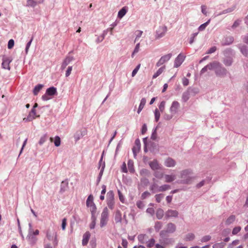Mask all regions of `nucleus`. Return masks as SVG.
I'll use <instances>...</instances> for the list:
<instances>
[{
    "mask_svg": "<svg viewBox=\"0 0 248 248\" xmlns=\"http://www.w3.org/2000/svg\"><path fill=\"white\" fill-rule=\"evenodd\" d=\"M179 177L180 179L176 181L179 184L190 185L194 179V177L192 176V171L189 169L181 171Z\"/></svg>",
    "mask_w": 248,
    "mask_h": 248,
    "instance_id": "nucleus-1",
    "label": "nucleus"
},
{
    "mask_svg": "<svg viewBox=\"0 0 248 248\" xmlns=\"http://www.w3.org/2000/svg\"><path fill=\"white\" fill-rule=\"evenodd\" d=\"M57 93V88L54 86H51L46 89L45 93L42 96V99L44 101L48 100L56 95Z\"/></svg>",
    "mask_w": 248,
    "mask_h": 248,
    "instance_id": "nucleus-2",
    "label": "nucleus"
},
{
    "mask_svg": "<svg viewBox=\"0 0 248 248\" xmlns=\"http://www.w3.org/2000/svg\"><path fill=\"white\" fill-rule=\"evenodd\" d=\"M107 204L108 207L113 210L115 206L114 193L112 190H109L107 194Z\"/></svg>",
    "mask_w": 248,
    "mask_h": 248,
    "instance_id": "nucleus-3",
    "label": "nucleus"
},
{
    "mask_svg": "<svg viewBox=\"0 0 248 248\" xmlns=\"http://www.w3.org/2000/svg\"><path fill=\"white\" fill-rule=\"evenodd\" d=\"M109 212L108 207L104 208L101 215L100 226L101 228L106 226L108 220Z\"/></svg>",
    "mask_w": 248,
    "mask_h": 248,
    "instance_id": "nucleus-4",
    "label": "nucleus"
},
{
    "mask_svg": "<svg viewBox=\"0 0 248 248\" xmlns=\"http://www.w3.org/2000/svg\"><path fill=\"white\" fill-rule=\"evenodd\" d=\"M176 225L172 223H169L166 225V229L161 231L160 233V236L163 237L166 233H172L176 231Z\"/></svg>",
    "mask_w": 248,
    "mask_h": 248,
    "instance_id": "nucleus-5",
    "label": "nucleus"
},
{
    "mask_svg": "<svg viewBox=\"0 0 248 248\" xmlns=\"http://www.w3.org/2000/svg\"><path fill=\"white\" fill-rule=\"evenodd\" d=\"M215 73L217 77H224L227 75L228 72L222 64L218 62Z\"/></svg>",
    "mask_w": 248,
    "mask_h": 248,
    "instance_id": "nucleus-6",
    "label": "nucleus"
},
{
    "mask_svg": "<svg viewBox=\"0 0 248 248\" xmlns=\"http://www.w3.org/2000/svg\"><path fill=\"white\" fill-rule=\"evenodd\" d=\"M176 113V109H165L162 111V115L164 119L169 120Z\"/></svg>",
    "mask_w": 248,
    "mask_h": 248,
    "instance_id": "nucleus-7",
    "label": "nucleus"
},
{
    "mask_svg": "<svg viewBox=\"0 0 248 248\" xmlns=\"http://www.w3.org/2000/svg\"><path fill=\"white\" fill-rule=\"evenodd\" d=\"M171 57L172 54L170 53L162 56L158 60V61L156 62V66L157 67H159L163 65L164 63L169 61Z\"/></svg>",
    "mask_w": 248,
    "mask_h": 248,
    "instance_id": "nucleus-8",
    "label": "nucleus"
},
{
    "mask_svg": "<svg viewBox=\"0 0 248 248\" xmlns=\"http://www.w3.org/2000/svg\"><path fill=\"white\" fill-rule=\"evenodd\" d=\"M167 30V27L164 26L163 27L160 26L158 30L155 32V39H159L163 37L166 32Z\"/></svg>",
    "mask_w": 248,
    "mask_h": 248,
    "instance_id": "nucleus-9",
    "label": "nucleus"
},
{
    "mask_svg": "<svg viewBox=\"0 0 248 248\" xmlns=\"http://www.w3.org/2000/svg\"><path fill=\"white\" fill-rule=\"evenodd\" d=\"M39 117V115H37L36 112V109H31L29 112L27 117L23 119L25 122H31L35 118Z\"/></svg>",
    "mask_w": 248,
    "mask_h": 248,
    "instance_id": "nucleus-10",
    "label": "nucleus"
},
{
    "mask_svg": "<svg viewBox=\"0 0 248 248\" xmlns=\"http://www.w3.org/2000/svg\"><path fill=\"white\" fill-rule=\"evenodd\" d=\"M186 56L181 53L179 54L174 60V67L178 68L182 64L185 59Z\"/></svg>",
    "mask_w": 248,
    "mask_h": 248,
    "instance_id": "nucleus-11",
    "label": "nucleus"
},
{
    "mask_svg": "<svg viewBox=\"0 0 248 248\" xmlns=\"http://www.w3.org/2000/svg\"><path fill=\"white\" fill-rule=\"evenodd\" d=\"M140 149V142L139 139L135 140V146L132 148V152L134 155V158L136 157L137 154L138 153Z\"/></svg>",
    "mask_w": 248,
    "mask_h": 248,
    "instance_id": "nucleus-12",
    "label": "nucleus"
},
{
    "mask_svg": "<svg viewBox=\"0 0 248 248\" xmlns=\"http://www.w3.org/2000/svg\"><path fill=\"white\" fill-rule=\"evenodd\" d=\"M74 59V58L73 56H67L62 63L61 69L62 70H64Z\"/></svg>",
    "mask_w": 248,
    "mask_h": 248,
    "instance_id": "nucleus-13",
    "label": "nucleus"
},
{
    "mask_svg": "<svg viewBox=\"0 0 248 248\" xmlns=\"http://www.w3.org/2000/svg\"><path fill=\"white\" fill-rule=\"evenodd\" d=\"M27 239L30 245L31 246L34 245L37 241V238L36 236L33 235L29 232L27 236Z\"/></svg>",
    "mask_w": 248,
    "mask_h": 248,
    "instance_id": "nucleus-14",
    "label": "nucleus"
},
{
    "mask_svg": "<svg viewBox=\"0 0 248 248\" xmlns=\"http://www.w3.org/2000/svg\"><path fill=\"white\" fill-rule=\"evenodd\" d=\"M12 60L10 58H3L2 59V62L1 63V67L3 69L10 70V67L9 64L12 62Z\"/></svg>",
    "mask_w": 248,
    "mask_h": 248,
    "instance_id": "nucleus-15",
    "label": "nucleus"
},
{
    "mask_svg": "<svg viewBox=\"0 0 248 248\" xmlns=\"http://www.w3.org/2000/svg\"><path fill=\"white\" fill-rule=\"evenodd\" d=\"M240 52L245 57H248V46L245 45L239 44L237 46Z\"/></svg>",
    "mask_w": 248,
    "mask_h": 248,
    "instance_id": "nucleus-16",
    "label": "nucleus"
},
{
    "mask_svg": "<svg viewBox=\"0 0 248 248\" xmlns=\"http://www.w3.org/2000/svg\"><path fill=\"white\" fill-rule=\"evenodd\" d=\"M234 42V38L232 36L226 37L224 39V42L221 43L222 46H229L233 43Z\"/></svg>",
    "mask_w": 248,
    "mask_h": 248,
    "instance_id": "nucleus-17",
    "label": "nucleus"
},
{
    "mask_svg": "<svg viewBox=\"0 0 248 248\" xmlns=\"http://www.w3.org/2000/svg\"><path fill=\"white\" fill-rule=\"evenodd\" d=\"M149 165L151 168L154 170H157L161 168L159 164L156 159H154L152 161H150Z\"/></svg>",
    "mask_w": 248,
    "mask_h": 248,
    "instance_id": "nucleus-18",
    "label": "nucleus"
},
{
    "mask_svg": "<svg viewBox=\"0 0 248 248\" xmlns=\"http://www.w3.org/2000/svg\"><path fill=\"white\" fill-rule=\"evenodd\" d=\"M178 214V212L177 211L169 209L166 212L165 216L167 218L171 217H177Z\"/></svg>",
    "mask_w": 248,
    "mask_h": 248,
    "instance_id": "nucleus-19",
    "label": "nucleus"
},
{
    "mask_svg": "<svg viewBox=\"0 0 248 248\" xmlns=\"http://www.w3.org/2000/svg\"><path fill=\"white\" fill-rule=\"evenodd\" d=\"M164 164L167 167H173L176 165V162L173 158L168 157L165 161Z\"/></svg>",
    "mask_w": 248,
    "mask_h": 248,
    "instance_id": "nucleus-20",
    "label": "nucleus"
},
{
    "mask_svg": "<svg viewBox=\"0 0 248 248\" xmlns=\"http://www.w3.org/2000/svg\"><path fill=\"white\" fill-rule=\"evenodd\" d=\"M68 188V181L67 180L62 181L61 184L60 192L62 193Z\"/></svg>",
    "mask_w": 248,
    "mask_h": 248,
    "instance_id": "nucleus-21",
    "label": "nucleus"
},
{
    "mask_svg": "<svg viewBox=\"0 0 248 248\" xmlns=\"http://www.w3.org/2000/svg\"><path fill=\"white\" fill-rule=\"evenodd\" d=\"M128 10L127 6H124L118 12L117 16L119 18H123L126 14Z\"/></svg>",
    "mask_w": 248,
    "mask_h": 248,
    "instance_id": "nucleus-22",
    "label": "nucleus"
},
{
    "mask_svg": "<svg viewBox=\"0 0 248 248\" xmlns=\"http://www.w3.org/2000/svg\"><path fill=\"white\" fill-rule=\"evenodd\" d=\"M164 178L166 183H171L176 179V176L174 174H165Z\"/></svg>",
    "mask_w": 248,
    "mask_h": 248,
    "instance_id": "nucleus-23",
    "label": "nucleus"
},
{
    "mask_svg": "<svg viewBox=\"0 0 248 248\" xmlns=\"http://www.w3.org/2000/svg\"><path fill=\"white\" fill-rule=\"evenodd\" d=\"M91 234L89 232H86L83 235L82 244L83 246L87 245L89 240L90 238Z\"/></svg>",
    "mask_w": 248,
    "mask_h": 248,
    "instance_id": "nucleus-24",
    "label": "nucleus"
},
{
    "mask_svg": "<svg viewBox=\"0 0 248 248\" xmlns=\"http://www.w3.org/2000/svg\"><path fill=\"white\" fill-rule=\"evenodd\" d=\"M223 63L226 66H230L233 63V59L232 57H225L223 60Z\"/></svg>",
    "mask_w": 248,
    "mask_h": 248,
    "instance_id": "nucleus-25",
    "label": "nucleus"
},
{
    "mask_svg": "<svg viewBox=\"0 0 248 248\" xmlns=\"http://www.w3.org/2000/svg\"><path fill=\"white\" fill-rule=\"evenodd\" d=\"M44 86V85L42 84H38L35 85L32 91L33 94L34 95H37Z\"/></svg>",
    "mask_w": 248,
    "mask_h": 248,
    "instance_id": "nucleus-26",
    "label": "nucleus"
},
{
    "mask_svg": "<svg viewBox=\"0 0 248 248\" xmlns=\"http://www.w3.org/2000/svg\"><path fill=\"white\" fill-rule=\"evenodd\" d=\"M223 54L225 57H232L234 55V50L231 48H226L223 51Z\"/></svg>",
    "mask_w": 248,
    "mask_h": 248,
    "instance_id": "nucleus-27",
    "label": "nucleus"
},
{
    "mask_svg": "<svg viewBox=\"0 0 248 248\" xmlns=\"http://www.w3.org/2000/svg\"><path fill=\"white\" fill-rule=\"evenodd\" d=\"M114 219L116 223H121L122 222V214L120 210H118L116 211Z\"/></svg>",
    "mask_w": 248,
    "mask_h": 248,
    "instance_id": "nucleus-28",
    "label": "nucleus"
},
{
    "mask_svg": "<svg viewBox=\"0 0 248 248\" xmlns=\"http://www.w3.org/2000/svg\"><path fill=\"white\" fill-rule=\"evenodd\" d=\"M166 68L165 65H163L160 68H159L157 71L153 75V78L155 79L157 77H158L160 75L162 74V73L164 71Z\"/></svg>",
    "mask_w": 248,
    "mask_h": 248,
    "instance_id": "nucleus-29",
    "label": "nucleus"
},
{
    "mask_svg": "<svg viewBox=\"0 0 248 248\" xmlns=\"http://www.w3.org/2000/svg\"><path fill=\"white\" fill-rule=\"evenodd\" d=\"M84 135L83 132L80 130L77 131L74 134V137L76 142L78 141Z\"/></svg>",
    "mask_w": 248,
    "mask_h": 248,
    "instance_id": "nucleus-30",
    "label": "nucleus"
},
{
    "mask_svg": "<svg viewBox=\"0 0 248 248\" xmlns=\"http://www.w3.org/2000/svg\"><path fill=\"white\" fill-rule=\"evenodd\" d=\"M218 62H219L218 61H214L212 62H210L209 64L207 65L208 66V69L210 70H214V71H215Z\"/></svg>",
    "mask_w": 248,
    "mask_h": 248,
    "instance_id": "nucleus-31",
    "label": "nucleus"
},
{
    "mask_svg": "<svg viewBox=\"0 0 248 248\" xmlns=\"http://www.w3.org/2000/svg\"><path fill=\"white\" fill-rule=\"evenodd\" d=\"M236 8V4H234L232 5L231 7L228 8L225 10L222 11L220 14L219 15L225 14L229 13H231Z\"/></svg>",
    "mask_w": 248,
    "mask_h": 248,
    "instance_id": "nucleus-32",
    "label": "nucleus"
},
{
    "mask_svg": "<svg viewBox=\"0 0 248 248\" xmlns=\"http://www.w3.org/2000/svg\"><path fill=\"white\" fill-rule=\"evenodd\" d=\"M170 188V186L169 185H163L160 186H159L157 189V192H163L165 191Z\"/></svg>",
    "mask_w": 248,
    "mask_h": 248,
    "instance_id": "nucleus-33",
    "label": "nucleus"
},
{
    "mask_svg": "<svg viewBox=\"0 0 248 248\" xmlns=\"http://www.w3.org/2000/svg\"><path fill=\"white\" fill-rule=\"evenodd\" d=\"M146 237H147L146 234H140L138 236V239L140 244H144L145 243V242H146L145 238H146Z\"/></svg>",
    "mask_w": 248,
    "mask_h": 248,
    "instance_id": "nucleus-34",
    "label": "nucleus"
},
{
    "mask_svg": "<svg viewBox=\"0 0 248 248\" xmlns=\"http://www.w3.org/2000/svg\"><path fill=\"white\" fill-rule=\"evenodd\" d=\"M156 216L158 219H161L164 216V211L161 208H158L156 212Z\"/></svg>",
    "mask_w": 248,
    "mask_h": 248,
    "instance_id": "nucleus-35",
    "label": "nucleus"
},
{
    "mask_svg": "<svg viewBox=\"0 0 248 248\" xmlns=\"http://www.w3.org/2000/svg\"><path fill=\"white\" fill-rule=\"evenodd\" d=\"M235 220V216L234 215H231L225 221V224L227 225H229L232 223Z\"/></svg>",
    "mask_w": 248,
    "mask_h": 248,
    "instance_id": "nucleus-36",
    "label": "nucleus"
},
{
    "mask_svg": "<svg viewBox=\"0 0 248 248\" xmlns=\"http://www.w3.org/2000/svg\"><path fill=\"white\" fill-rule=\"evenodd\" d=\"M165 109H155V111L154 112L155 113V121L156 122H158L160 115H162V110H164Z\"/></svg>",
    "mask_w": 248,
    "mask_h": 248,
    "instance_id": "nucleus-37",
    "label": "nucleus"
},
{
    "mask_svg": "<svg viewBox=\"0 0 248 248\" xmlns=\"http://www.w3.org/2000/svg\"><path fill=\"white\" fill-rule=\"evenodd\" d=\"M190 95V94L188 90H187L186 92H185L183 93L182 94V100L184 102H186L189 99Z\"/></svg>",
    "mask_w": 248,
    "mask_h": 248,
    "instance_id": "nucleus-38",
    "label": "nucleus"
},
{
    "mask_svg": "<svg viewBox=\"0 0 248 248\" xmlns=\"http://www.w3.org/2000/svg\"><path fill=\"white\" fill-rule=\"evenodd\" d=\"M211 21V19H209L207 21H206L205 23L201 24L199 27H198V30L199 31H204L206 27L209 24Z\"/></svg>",
    "mask_w": 248,
    "mask_h": 248,
    "instance_id": "nucleus-39",
    "label": "nucleus"
},
{
    "mask_svg": "<svg viewBox=\"0 0 248 248\" xmlns=\"http://www.w3.org/2000/svg\"><path fill=\"white\" fill-rule=\"evenodd\" d=\"M37 5L36 0H27L26 6L31 7L32 8L35 7Z\"/></svg>",
    "mask_w": 248,
    "mask_h": 248,
    "instance_id": "nucleus-40",
    "label": "nucleus"
},
{
    "mask_svg": "<svg viewBox=\"0 0 248 248\" xmlns=\"http://www.w3.org/2000/svg\"><path fill=\"white\" fill-rule=\"evenodd\" d=\"M187 90L189 92L190 94H191L193 96H194V95H196V94H197L199 93V92L198 88H192L191 87H189L188 88Z\"/></svg>",
    "mask_w": 248,
    "mask_h": 248,
    "instance_id": "nucleus-41",
    "label": "nucleus"
},
{
    "mask_svg": "<svg viewBox=\"0 0 248 248\" xmlns=\"http://www.w3.org/2000/svg\"><path fill=\"white\" fill-rule=\"evenodd\" d=\"M128 169L130 173L134 172V163L132 160H129L127 163Z\"/></svg>",
    "mask_w": 248,
    "mask_h": 248,
    "instance_id": "nucleus-42",
    "label": "nucleus"
},
{
    "mask_svg": "<svg viewBox=\"0 0 248 248\" xmlns=\"http://www.w3.org/2000/svg\"><path fill=\"white\" fill-rule=\"evenodd\" d=\"M93 197L92 195H90L86 201V205L87 207H89L92 205V204H93Z\"/></svg>",
    "mask_w": 248,
    "mask_h": 248,
    "instance_id": "nucleus-43",
    "label": "nucleus"
},
{
    "mask_svg": "<svg viewBox=\"0 0 248 248\" xmlns=\"http://www.w3.org/2000/svg\"><path fill=\"white\" fill-rule=\"evenodd\" d=\"M33 38H34V36L33 35H32L30 40L27 42L26 45V47H25V53L26 54H28V51H29V49L30 48V47L31 44V43L33 40Z\"/></svg>",
    "mask_w": 248,
    "mask_h": 248,
    "instance_id": "nucleus-44",
    "label": "nucleus"
},
{
    "mask_svg": "<svg viewBox=\"0 0 248 248\" xmlns=\"http://www.w3.org/2000/svg\"><path fill=\"white\" fill-rule=\"evenodd\" d=\"M195 237V236L194 233H188L186 235L185 240L186 241H190L194 240Z\"/></svg>",
    "mask_w": 248,
    "mask_h": 248,
    "instance_id": "nucleus-45",
    "label": "nucleus"
},
{
    "mask_svg": "<svg viewBox=\"0 0 248 248\" xmlns=\"http://www.w3.org/2000/svg\"><path fill=\"white\" fill-rule=\"evenodd\" d=\"M91 220H92V222L90 224V228L91 229H93L94 228L95 224H96V217L92 216H91Z\"/></svg>",
    "mask_w": 248,
    "mask_h": 248,
    "instance_id": "nucleus-46",
    "label": "nucleus"
},
{
    "mask_svg": "<svg viewBox=\"0 0 248 248\" xmlns=\"http://www.w3.org/2000/svg\"><path fill=\"white\" fill-rule=\"evenodd\" d=\"M163 224L160 221H156L155 224V229L156 232H158L162 227Z\"/></svg>",
    "mask_w": 248,
    "mask_h": 248,
    "instance_id": "nucleus-47",
    "label": "nucleus"
},
{
    "mask_svg": "<svg viewBox=\"0 0 248 248\" xmlns=\"http://www.w3.org/2000/svg\"><path fill=\"white\" fill-rule=\"evenodd\" d=\"M54 238L52 241H53V244L54 247L57 246L58 244V239L57 238V233L56 232H53Z\"/></svg>",
    "mask_w": 248,
    "mask_h": 248,
    "instance_id": "nucleus-48",
    "label": "nucleus"
},
{
    "mask_svg": "<svg viewBox=\"0 0 248 248\" xmlns=\"http://www.w3.org/2000/svg\"><path fill=\"white\" fill-rule=\"evenodd\" d=\"M147 247L149 248H152L155 244V240L154 238H151L146 242Z\"/></svg>",
    "mask_w": 248,
    "mask_h": 248,
    "instance_id": "nucleus-49",
    "label": "nucleus"
},
{
    "mask_svg": "<svg viewBox=\"0 0 248 248\" xmlns=\"http://www.w3.org/2000/svg\"><path fill=\"white\" fill-rule=\"evenodd\" d=\"M90 207V211L91 212L92 216H95V213L96 212V206L94 203L93 204H92V205L89 206Z\"/></svg>",
    "mask_w": 248,
    "mask_h": 248,
    "instance_id": "nucleus-50",
    "label": "nucleus"
},
{
    "mask_svg": "<svg viewBox=\"0 0 248 248\" xmlns=\"http://www.w3.org/2000/svg\"><path fill=\"white\" fill-rule=\"evenodd\" d=\"M105 167V165L104 163H103V166H102V168H101L100 172H99V175L97 177V183H99V182L100 181V180L101 179V177L102 176V175H103V173L104 172Z\"/></svg>",
    "mask_w": 248,
    "mask_h": 248,
    "instance_id": "nucleus-51",
    "label": "nucleus"
},
{
    "mask_svg": "<svg viewBox=\"0 0 248 248\" xmlns=\"http://www.w3.org/2000/svg\"><path fill=\"white\" fill-rule=\"evenodd\" d=\"M48 137L47 134H44L43 136H42L39 141V144L40 145H42L47 140Z\"/></svg>",
    "mask_w": 248,
    "mask_h": 248,
    "instance_id": "nucleus-52",
    "label": "nucleus"
},
{
    "mask_svg": "<svg viewBox=\"0 0 248 248\" xmlns=\"http://www.w3.org/2000/svg\"><path fill=\"white\" fill-rule=\"evenodd\" d=\"M164 197V195L163 194H158L155 195V198L156 202L158 203L160 202Z\"/></svg>",
    "mask_w": 248,
    "mask_h": 248,
    "instance_id": "nucleus-53",
    "label": "nucleus"
},
{
    "mask_svg": "<svg viewBox=\"0 0 248 248\" xmlns=\"http://www.w3.org/2000/svg\"><path fill=\"white\" fill-rule=\"evenodd\" d=\"M158 188V186L155 183H153L151 185L150 187V189L153 192V193L157 192V189Z\"/></svg>",
    "mask_w": 248,
    "mask_h": 248,
    "instance_id": "nucleus-54",
    "label": "nucleus"
},
{
    "mask_svg": "<svg viewBox=\"0 0 248 248\" xmlns=\"http://www.w3.org/2000/svg\"><path fill=\"white\" fill-rule=\"evenodd\" d=\"M15 45V41L13 39L9 40L7 44V47L8 49H11L13 48Z\"/></svg>",
    "mask_w": 248,
    "mask_h": 248,
    "instance_id": "nucleus-55",
    "label": "nucleus"
},
{
    "mask_svg": "<svg viewBox=\"0 0 248 248\" xmlns=\"http://www.w3.org/2000/svg\"><path fill=\"white\" fill-rule=\"evenodd\" d=\"M140 67V64H138L132 72L131 76L134 77L137 73Z\"/></svg>",
    "mask_w": 248,
    "mask_h": 248,
    "instance_id": "nucleus-56",
    "label": "nucleus"
},
{
    "mask_svg": "<svg viewBox=\"0 0 248 248\" xmlns=\"http://www.w3.org/2000/svg\"><path fill=\"white\" fill-rule=\"evenodd\" d=\"M225 245L226 244L223 242L217 243L213 246V248H223Z\"/></svg>",
    "mask_w": 248,
    "mask_h": 248,
    "instance_id": "nucleus-57",
    "label": "nucleus"
},
{
    "mask_svg": "<svg viewBox=\"0 0 248 248\" xmlns=\"http://www.w3.org/2000/svg\"><path fill=\"white\" fill-rule=\"evenodd\" d=\"M154 175L158 179H161L164 176V174L162 172L156 171L154 172Z\"/></svg>",
    "mask_w": 248,
    "mask_h": 248,
    "instance_id": "nucleus-58",
    "label": "nucleus"
},
{
    "mask_svg": "<svg viewBox=\"0 0 248 248\" xmlns=\"http://www.w3.org/2000/svg\"><path fill=\"white\" fill-rule=\"evenodd\" d=\"M241 22H242V20L240 19H237L233 23L232 25V29L236 28L240 24Z\"/></svg>",
    "mask_w": 248,
    "mask_h": 248,
    "instance_id": "nucleus-59",
    "label": "nucleus"
},
{
    "mask_svg": "<svg viewBox=\"0 0 248 248\" xmlns=\"http://www.w3.org/2000/svg\"><path fill=\"white\" fill-rule=\"evenodd\" d=\"M217 49L216 46H213L210 47L206 52V54H210L214 53Z\"/></svg>",
    "mask_w": 248,
    "mask_h": 248,
    "instance_id": "nucleus-60",
    "label": "nucleus"
},
{
    "mask_svg": "<svg viewBox=\"0 0 248 248\" xmlns=\"http://www.w3.org/2000/svg\"><path fill=\"white\" fill-rule=\"evenodd\" d=\"M146 102V100L145 98H142L140 102V105L138 108H143Z\"/></svg>",
    "mask_w": 248,
    "mask_h": 248,
    "instance_id": "nucleus-61",
    "label": "nucleus"
},
{
    "mask_svg": "<svg viewBox=\"0 0 248 248\" xmlns=\"http://www.w3.org/2000/svg\"><path fill=\"white\" fill-rule=\"evenodd\" d=\"M54 144L56 147H58L61 144V139L59 136H56L55 138Z\"/></svg>",
    "mask_w": 248,
    "mask_h": 248,
    "instance_id": "nucleus-62",
    "label": "nucleus"
},
{
    "mask_svg": "<svg viewBox=\"0 0 248 248\" xmlns=\"http://www.w3.org/2000/svg\"><path fill=\"white\" fill-rule=\"evenodd\" d=\"M241 230V228L240 226H237L234 227L232 231V234L233 235H235L237 234Z\"/></svg>",
    "mask_w": 248,
    "mask_h": 248,
    "instance_id": "nucleus-63",
    "label": "nucleus"
},
{
    "mask_svg": "<svg viewBox=\"0 0 248 248\" xmlns=\"http://www.w3.org/2000/svg\"><path fill=\"white\" fill-rule=\"evenodd\" d=\"M239 243V240H235L232 242V243L230 244L228 247V248H233L234 246L238 245Z\"/></svg>",
    "mask_w": 248,
    "mask_h": 248,
    "instance_id": "nucleus-64",
    "label": "nucleus"
}]
</instances>
